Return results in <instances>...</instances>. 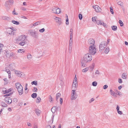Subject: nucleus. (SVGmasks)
Masks as SVG:
<instances>
[{
	"label": "nucleus",
	"instance_id": "f257e3e1",
	"mask_svg": "<svg viewBox=\"0 0 128 128\" xmlns=\"http://www.w3.org/2000/svg\"><path fill=\"white\" fill-rule=\"evenodd\" d=\"M92 57L90 54H88L85 55L83 57V60H82L81 62L82 67H84L86 66V64L90 62L92 60Z\"/></svg>",
	"mask_w": 128,
	"mask_h": 128
},
{
	"label": "nucleus",
	"instance_id": "f03ea898",
	"mask_svg": "<svg viewBox=\"0 0 128 128\" xmlns=\"http://www.w3.org/2000/svg\"><path fill=\"white\" fill-rule=\"evenodd\" d=\"M88 43L90 46L89 48H96V46L94 45V40L92 38H90L88 40Z\"/></svg>",
	"mask_w": 128,
	"mask_h": 128
},
{
	"label": "nucleus",
	"instance_id": "7ed1b4c3",
	"mask_svg": "<svg viewBox=\"0 0 128 128\" xmlns=\"http://www.w3.org/2000/svg\"><path fill=\"white\" fill-rule=\"evenodd\" d=\"M28 33H30V35L33 37L35 38H37L38 37V34L35 31H33L32 30H30L28 31Z\"/></svg>",
	"mask_w": 128,
	"mask_h": 128
},
{
	"label": "nucleus",
	"instance_id": "20e7f679",
	"mask_svg": "<svg viewBox=\"0 0 128 128\" xmlns=\"http://www.w3.org/2000/svg\"><path fill=\"white\" fill-rule=\"evenodd\" d=\"M13 3V0H8L6 2L5 6L8 8H10L12 6Z\"/></svg>",
	"mask_w": 128,
	"mask_h": 128
},
{
	"label": "nucleus",
	"instance_id": "39448f33",
	"mask_svg": "<svg viewBox=\"0 0 128 128\" xmlns=\"http://www.w3.org/2000/svg\"><path fill=\"white\" fill-rule=\"evenodd\" d=\"M26 39V37L22 35L16 38L17 42H22L24 41Z\"/></svg>",
	"mask_w": 128,
	"mask_h": 128
},
{
	"label": "nucleus",
	"instance_id": "423d86ee",
	"mask_svg": "<svg viewBox=\"0 0 128 128\" xmlns=\"http://www.w3.org/2000/svg\"><path fill=\"white\" fill-rule=\"evenodd\" d=\"M14 72L17 76L19 77H23L24 74L23 72H21L20 71L16 70H14Z\"/></svg>",
	"mask_w": 128,
	"mask_h": 128
},
{
	"label": "nucleus",
	"instance_id": "0eeeda50",
	"mask_svg": "<svg viewBox=\"0 0 128 128\" xmlns=\"http://www.w3.org/2000/svg\"><path fill=\"white\" fill-rule=\"evenodd\" d=\"M76 90H72L71 94L72 98L71 100H75L76 99L78 96L75 92Z\"/></svg>",
	"mask_w": 128,
	"mask_h": 128
},
{
	"label": "nucleus",
	"instance_id": "6e6552de",
	"mask_svg": "<svg viewBox=\"0 0 128 128\" xmlns=\"http://www.w3.org/2000/svg\"><path fill=\"white\" fill-rule=\"evenodd\" d=\"M5 102L8 104H10L12 102V98L10 97H6L4 99Z\"/></svg>",
	"mask_w": 128,
	"mask_h": 128
},
{
	"label": "nucleus",
	"instance_id": "1a4fd4ad",
	"mask_svg": "<svg viewBox=\"0 0 128 128\" xmlns=\"http://www.w3.org/2000/svg\"><path fill=\"white\" fill-rule=\"evenodd\" d=\"M107 45V43L106 42H102L100 44L99 47V48H106Z\"/></svg>",
	"mask_w": 128,
	"mask_h": 128
},
{
	"label": "nucleus",
	"instance_id": "9d476101",
	"mask_svg": "<svg viewBox=\"0 0 128 128\" xmlns=\"http://www.w3.org/2000/svg\"><path fill=\"white\" fill-rule=\"evenodd\" d=\"M89 52L90 54L92 55H94L96 52V48H89Z\"/></svg>",
	"mask_w": 128,
	"mask_h": 128
},
{
	"label": "nucleus",
	"instance_id": "9b49d317",
	"mask_svg": "<svg viewBox=\"0 0 128 128\" xmlns=\"http://www.w3.org/2000/svg\"><path fill=\"white\" fill-rule=\"evenodd\" d=\"M97 24L101 25H102L104 26H106V24L104 22H101L100 20H96V22Z\"/></svg>",
	"mask_w": 128,
	"mask_h": 128
},
{
	"label": "nucleus",
	"instance_id": "f8f14e48",
	"mask_svg": "<svg viewBox=\"0 0 128 128\" xmlns=\"http://www.w3.org/2000/svg\"><path fill=\"white\" fill-rule=\"evenodd\" d=\"M92 7L95 9L96 12H100L101 10L100 8L98 5H95L94 6H93Z\"/></svg>",
	"mask_w": 128,
	"mask_h": 128
},
{
	"label": "nucleus",
	"instance_id": "ddd939ff",
	"mask_svg": "<svg viewBox=\"0 0 128 128\" xmlns=\"http://www.w3.org/2000/svg\"><path fill=\"white\" fill-rule=\"evenodd\" d=\"M20 87L18 89V92L19 94L20 95H21L23 94V87L22 86H20Z\"/></svg>",
	"mask_w": 128,
	"mask_h": 128
},
{
	"label": "nucleus",
	"instance_id": "4468645a",
	"mask_svg": "<svg viewBox=\"0 0 128 128\" xmlns=\"http://www.w3.org/2000/svg\"><path fill=\"white\" fill-rule=\"evenodd\" d=\"M0 19L7 20H9L10 19V17L4 16H0Z\"/></svg>",
	"mask_w": 128,
	"mask_h": 128
},
{
	"label": "nucleus",
	"instance_id": "2eb2a0df",
	"mask_svg": "<svg viewBox=\"0 0 128 128\" xmlns=\"http://www.w3.org/2000/svg\"><path fill=\"white\" fill-rule=\"evenodd\" d=\"M54 19L55 20L56 22L58 23L59 25H60L61 24V19L59 18L56 17Z\"/></svg>",
	"mask_w": 128,
	"mask_h": 128
},
{
	"label": "nucleus",
	"instance_id": "dca6fc26",
	"mask_svg": "<svg viewBox=\"0 0 128 128\" xmlns=\"http://www.w3.org/2000/svg\"><path fill=\"white\" fill-rule=\"evenodd\" d=\"M52 13L56 14V8L55 6L53 7L52 8Z\"/></svg>",
	"mask_w": 128,
	"mask_h": 128
},
{
	"label": "nucleus",
	"instance_id": "f3484780",
	"mask_svg": "<svg viewBox=\"0 0 128 128\" xmlns=\"http://www.w3.org/2000/svg\"><path fill=\"white\" fill-rule=\"evenodd\" d=\"M35 112L38 116H39L41 112V111L38 109H36L35 110Z\"/></svg>",
	"mask_w": 128,
	"mask_h": 128
},
{
	"label": "nucleus",
	"instance_id": "a211bd4d",
	"mask_svg": "<svg viewBox=\"0 0 128 128\" xmlns=\"http://www.w3.org/2000/svg\"><path fill=\"white\" fill-rule=\"evenodd\" d=\"M57 108L56 106H54L51 109V111L53 113L55 112L56 111V110Z\"/></svg>",
	"mask_w": 128,
	"mask_h": 128
},
{
	"label": "nucleus",
	"instance_id": "6ab92c4d",
	"mask_svg": "<svg viewBox=\"0 0 128 128\" xmlns=\"http://www.w3.org/2000/svg\"><path fill=\"white\" fill-rule=\"evenodd\" d=\"M12 22L14 24L19 25L20 24V23L14 20H12Z\"/></svg>",
	"mask_w": 128,
	"mask_h": 128
},
{
	"label": "nucleus",
	"instance_id": "aec40b11",
	"mask_svg": "<svg viewBox=\"0 0 128 128\" xmlns=\"http://www.w3.org/2000/svg\"><path fill=\"white\" fill-rule=\"evenodd\" d=\"M122 78L124 79H126L127 78V76L126 73H123L122 75Z\"/></svg>",
	"mask_w": 128,
	"mask_h": 128
},
{
	"label": "nucleus",
	"instance_id": "412c9836",
	"mask_svg": "<svg viewBox=\"0 0 128 128\" xmlns=\"http://www.w3.org/2000/svg\"><path fill=\"white\" fill-rule=\"evenodd\" d=\"M61 10L60 8H56V14H58L60 13V12H61Z\"/></svg>",
	"mask_w": 128,
	"mask_h": 128
},
{
	"label": "nucleus",
	"instance_id": "4be33fe9",
	"mask_svg": "<svg viewBox=\"0 0 128 128\" xmlns=\"http://www.w3.org/2000/svg\"><path fill=\"white\" fill-rule=\"evenodd\" d=\"M94 64H92L91 66L90 67V72L92 71L94 69Z\"/></svg>",
	"mask_w": 128,
	"mask_h": 128
},
{
	"label": "nucleus",
	"instance_id": "5701e85b",
	"mask_svg": "<svg viewBox=\"0 0 128 128\" xmlns=\"http://www.w3.org/2000/svg\"><path fill=\"white\" fill-rule=\"evenodd\" d=\"M61 96V94L60 93H58L57 94L56 96V100H57L58 98L60 97Z\"/></svg>",
	"mask_w": 128,
	"mask_h": 128
},
{
	"label": "nucleus",
	"instance_id": "b1692460",
	"mask_svg": "<svg viewBox=\"0 0 128 128\" xmlns=\"http://www.w3.org/2000/svg\"><path fill=\"white\" fill-rule=\"evenodd\" d=\"M41 22H40L38 21L36 22L34 24H33V26H37L38 25L40 24Z\"/></svg>",
	"mask_w": 128,
	"mask_h": 128
},
{
	"label": "nucleus",
	"instance_id": "393cba45",
	"mask_svg": "<svg viewBox=\"0 0 128 128\" xmlns=\"http://www.w3.org/2000/svg\"><path fill=\"white\" fill-rule=\"evenodd\" d=\"M37 96V94L36 93H33L31 95V96L32 98H36Z\"/></svg>",
	"mask_w": 128,
	"mask_h": 128
},
{
	"label": "nucleus",
	"instance_id": "a878e982",
	"mask_svg": "<svg viewBox=\"0 0 128 128\" xmlns=\"http://www.w3.org/2000/svg\"><path fill=\"white\" fill-rule=\"evenodd\" d=\"M112 29L114 31L116 30L117 29V27L116 26H112Z\"/></svg>",
	"mask_w": 128,
	"mask_h": 128
},
{
	"label": "nucleus",
	"instance_id": "bb28decb",
	"mask_svg": "<svg viewBox=\"0 0 128 128\" xmlns=\"http://www.w3.org/2000/svg\"><path fill=\"white\" fill-rule=\"evenodd\" d=\"M32 85L34 84L36 85H37V82L36 81H34L31 82Z\"/></svg>",
	"mask_w": 128,
	"mask_h": 128
},
{
	"label": "nucleus",
	"instance_id": "cd10ccee",
	"mask_svg": "<svg viewBox=\"0 0 128 128\" xmlns=\"http://www.w3.org/2000/svg\"><path fill=\"white\" fill-rule=\"evenodd\" d=\"M88 70V68H86L82 70V72H86Z\"/></svg>",
	"mask_w": 128,
	"mask_h": 128
},
{
	"label": "nucleus",
	"instance_id": "c85d7f7f",
	"mask_svg": "<svg viewBox=\"0 0 128 128\" xmlns=\"http://www.w3.org/2000/svg\"><path fill=\"white\" fill-rule=\"evenodd\" d=\"M92 84L93 86H97V83L96 81H94L92 82Z\"/></svg>",
	"mask_w": 128,
	"mask_h": 128
},
{
	"label": "nucleus",
	"instance_id": "c756f323",
	"mask_svg": "<svg viewBox=\"0 0 128 128\" xmlns=\"http://www.w3.org/2000/svg\"><path fill=\"white\" fill-rule=\"evenodd\" d=\"M15 86L16 88L18 87V86H22L20 84L19 82L16 83L15 84Z\"/></svg>",
	"mask_w": 128,
	"mask_h": 128
},
{
	"label": "nucleus",
	"instance_id": "7c9ffc66",
	"mask_svg": "<svg viewBox=\"0 0 128 128\" xmlns=\"http://www.w3.org/2000/svg\"><path fill=\"white\" fill-rule=\"evenodd\" d=\"M12 89L11 88H10L8 90H5V93H7L11 92Z\"/></svg>",
	"mask_w": 128,
	"mask_h": 128
},
{
	"label": "nucleus",
	"instance_id": "2f4dec72",
	"mask_svg": "<svg viewBox=\"0 0 128 128\" xmlns=\"http://www.w3.org/2000/svg\"><path fill=\"white\" fill-rule=\"evenodd\" d=\"M32 56L30 54H29L27 56V57L28 59L30 60L32 58Z\"/></svg>",
	"mask_w": 128,
	"mask_h": 128
},
{
	"label": "nucleus",
	"instance_id": "473e14b6",
	"mask_svg": "<svg viewBox=\"0 0 128 128\" xmlns=\"http://www.w3.org/2000/svg\"><path fill=\"white\" fill-rule=\"evenodd\" d=\"M117 4L118 5H120L121 6H122L123 5V3L121 1L118 2Z\"/></svg>",
	"mask_w": 128,
	"mask_h": 128
},
{
	"label": "nucleus",
	"instance_id": "72a5a7b5",
	"mask_svg": "<svg viewBox=\"0 0 128 128\" xmlns=\"http://www.w3.org/2000/svg\"><path fill=\"white\" fill-rule=\"evenodd\" d=\"M110 91L111 93L110 94L112 96H114L115 94V93L112 90H110Z\"/></svg>",
	"mask_w": 128,
	"mask_h": 128
},
{
	"label": "nucleus",
	"instance_id": "f704fd0d",
	"mask_svg": "<svg viewBox=\"0 0 128 128\" xmlns=\"http://www.w3.org/2000/svg\"><path fill=\"white\" fill-rule=\"evenodd\" d=\"M25 44L24 41L21 42L19 44V45L21 46H23Z\"/></svg>",
	"mask_w": 128,
	"mask_h": 128
},
{
	"label": "nucleus",
	"instance_id": "c9c22d12",
	"mask_svg": "<svg viewBox=\"0 0 128 128\" xmlns=\"http://www.w3.org/2000/svg\"><path fill=\"white\" fill-rule=\"evenodd\" d=\"M76 84H77V83H76V82H75V83H74H74L72 84V88H73L74 87L75 88H76V86H77V85H76Z\"/></svg>",
	"mask_w": 128,
	"mask_h": 128
},
{
	"label": "nucleus",
	"instance_id": "e433bc0d",
	"mask_svg": "<svg viewBox=\"0 0 128 128\" xmlns=\"http://www.w3.org/2000/svg\"><path fill=\"white\" fill-rule=\"evenodd\" d=\"M119 22L120 24V26H122L124 25V24L123 22H122V21L121 20H120L119 21Z\"/></svg>",
	"mask_w": 128,
	"mask_h": 128
},
{
	"label": "nucleus",
	"instance_id": "4c0bfd02",
	"mask_svg": "<svg viewBox=\"0 0 128 128\" xmlns=\"http://www.w3.org/2000/svg\"><path fill=\"white\" fill-rule=\"evenodd\" d=\"M18 52L20 53H22L24 52V50L22 49H20L18 50Z\"/></svg>",
	"mask_w": 128,
	"mask_h": 128
},
{
	"label": "nucleus",
	"instance_id": "58836bf2",
	"mask_svg": "<svg viewBox=\"0 0 128 128\" xmlns=\"http://www.w3.org/2000/svg\"><path fill=\"white\" fill-rule=\"evenodd\" d=\"M45 29L44 28H42V29H40L39 30V31L40 32L42 33L45 31Z\"/></svg>",
	"mask_w": 128,
	"mask_h": 128
},
{
	"label": "nucleus",
	"instance_id": "ea45409f",
	"mask_svg": "<svg viewBox=\"0 0 128 128\" xmlns=\"http://www.w3.org/2000/svg\"><path fill=\"white\" fill-rule=\"evenodd\" d=\"M78 17L80 20H82V14H79L78 15Z\"/></svg>",
	"mask_w": 128,
	"mask_h": 128
},
{
	"label": "nucleus",
	"instance_id": "a19ab883",
	"mask_svg": "<svg viewBox=\"0 0 128 128\" xmlns=\"http://www.w3.org/2000/svg\"><path fill=\"white\" fill-rule=\"evenodd\" d=\"M96 17H94L92 18V21L94 22H96Z\"/></svg>",
	"mask_w": 128,
	"mask_h": 128
},
{
	"label": "nucleus",
	"instance_id": "79ce46f5",
	"mask_svg": "<svg viewBox=\"0 0 128 128\" xmlns=\"http://www.w3.org/2000/svg\"><path fill=\"white\" fill-rule=\"evenodd\" d=\"M37 100H38V101H36V102L37 103H39L40 101L41 100V98L40 97H38L37 98Z\"/></svg>",
	"mask_w": 128,
	"mask_h": 128
},
{
	"label": "nucleus",
	"instance_id": "37998d69",
	"mask_svg": "<svg viewBox=\"0 0 128 128\" xmlns=\"http://www.w3.org/2000/svg\"><path fill=\"white\" fill-rule=\"evenodd\" d=\"M109 51V48H106L105 50V52L106 54H108Z\"/></svg>",
	"mask_w": 128,
	"mask_h": 128
},
{
	"label": "nucleus",
	"instance_id": "c03bdc74",
	"mask_svg": "<svg viewBox=\"0 0 128 128\" xmlns=\"http://www.w3.org/2000/svg\"><path fill=\"white\" fill-rule=\"evenodd\" d=\"M12 94V93L11 92V93H10L9 94H5L4 95V97H6V96H10V95H11Z\"/></svg>",
	"mask_w": 128,
	"mask_h": 128
},
{
	"label": "nucleus",
	"instance_id": "a18cd8bd",
	"mask_svg": "<svg viewBox=\"0 0 128 128\" xmlns=\"http://www.w3.org/2000/svg\"><path fill=\"white\" fill-rule=\"evenodd\" d=\"M49 98H50V100H49L51 102H52V96L50 95L49 96Z\"/></svg>",
	"mask_w": 128,
	"mask_h": 128
},
{
	"label": "nucleus",
	"instance_id": "49530a36",
	"mask_svg": "<svg viewBox=\"0 0 128 128\" xmlns=\"http://www.w3.org/2000/svg\"><path fill=\"white\" fill-rule=\"evenodd\" d=\"M76 80L77 78L76 77V75L74 80V81L73 82V84L74 83V82H76V83L77 82L76 81Z\"/></svg>",
	"mask_w": 128,
	"mask_h": 128
},
{
	"label": "nucleus",
	"instance_id": "de8ad7c7",
	"mask_svg": "<svg viewBox=\"0 0 128 128\" xmlns=\"http://www.w3.org/2000/svg\"><path fill=\"white\" fill-rule=\"evenodd\" d=\"M33 90L34 91V92H36L37 91V89L36 87H34V89H33Z\"/></svg>",
	"mask_w": 128,
	"mask_h": 128
},
{
	"label": "nucleus",
	"instance_id": "09e8293b",
	"mask_svg": "<svg viewBox=\"0 0 128 128\" xmlns=\"http://www.w3.org/2000/svg\"><path fill=\"white\" fill-rule=\"evenodd\" d=\"M13 56V53L12 52H10V54H8V56Z\"/></svg>",
	"mask_w": 128,
	"mask_h": 128
},
{
	"label": "nucleus",
	"instance_id": "8fccbe9b",
	"mask_svg": "<svg viewBox=\"0 0 128 128\" xmlns=\"http://www.w3.org/2000/svg\"><path fill=\"white\" fill-rule=\"evenodd\" d=\"M2 106L4 107H6L7 106V105L5 104L4 103H3L2 104Z\"/></svg>",
	"mask_w": 128,
	"mask_h": 128
},
{
	"label": "nucleus",
	"instance_id": "3c124183",
	"mask_svg": "<svg viewBox=\"0 0 128 128\" xmlns=\"http://www.w3.org/2000/svg\"><path fill=\"white\" fill-rule=\"evenodd\" d=\"M5 71L7 72L8 74H10V72L8 69H6L5 70Z\"/></svg>",
	"mask_w": 128,
	"mask_h": 128
},
{
	"label": "nucleus",
	"instance_id": "603ef678",
	"mask_svg": "<svg viewBox=\"0 0 128 128\" xmlns=\"http://www.w3.org/2000/svg\"><path fill=\"white\" fill-rule=\"evenodd\" d=\"M4 53L6 55L7 54L8 55L10 54V52L6 50H5V52Z\"/></svg>",
	"mask_w": 128,
	"mask_h": 128
},
{
	"label": "nucleus",
	"instance_id": "864d4df0",
	"mask_svg": "<svg viewBox=\"0 0 128 128\" xmlns=\"http://www.w3.org/2000/svg\"><path fill=\"white\" fill-rule=\"evenodd\" d=\"M110 8L111 12L112 14H114V12L112 8L110 7Z\"/></svg>",
	"mask_w": 128,
	"mask_h": 128
},
{
	"label": "nucleus",
	"instance_id": "5fc2aeb1",
	"mask_svg": "<svg viewBox=\"0 0 128 128\" xmlns=\"http://www.w3.org/2000/svg\"><path fill=\"white\" fill-rule=\"evenodd\" d=\"M95 74H96L99 75L100 74V72L98 70H96L95 72Z\"/></svg>",
	"mask_w": 128,
	"mask_h": 128
},
{
	"label": "nucleus",
	"instance_id": "6e6d98bb",
	"mask_svg": "<svg viewBox=\"0 0 128 128\" xmlns=\"http://www.w3.org/2000/svg\"><path fill=\"white\" fill-rule=\"evenodd\" d=\"M108 87V86L106 85H104L103 86V88L104 89H106Z\"/></svg>",
	"mask_w": 128,
	"mask_h": 128
},
{
	"label": "nucleus",
	"instance_id": "4d7b16f0",
	"mask_svg": "<svg viewBox=\"0 0 128 128\" xmlns=\"http://www.w3.org/2000/svg\"><path fill=\"white\" fill-rule=\"evenodd\" d=\"M11 32L9 33L11 35H13L14 34V32L12 30H11Z\"/></svg>",
	"mask_w": 128,
	"mask_h": 128
},
{
	"label": "nucleus",
	"instance_id": "13d9d810",
	"mask_svg": "<svg viewBox=\"0 0 128 128\" xmlns=\"http://www.w3.org/2000/svg\"><path fill=\"white\" fill-rule=\"evenodd\" d=\"M60 104H62V98H60Z\"/></svg>",
	"mask_w": 128,
	"mask_h": 128
},
{
	"label": "nucleus",
	"instance_id": "bf43d9fd",
	"mask_svg": "<svg viewBox=\"0 0 128 128\" xmlns=\"http://www.w3.org/2000/svg\"><path fill=\"white\" fill-rule=\"evenodd\" d=\"M94 100V98H92L90 100H89V102L90 103L92 102Z\"/></svg>",
	"mask_w": 128,
	"mask_h": 128
},
{
	"label": "nucleus",
	"instance_id": "052dcab7",
	"mask_svg": "<svg viewBox=\"0 0 128 128\" xmlns=\"http://www.w3.org/2000/svg\"><path fill=\"white\" fill-rule=\"evenodd\" d=\"M117 112L118 113L120 114H122V112L121 111H120L119 110L117 111Z\"/></svg>",
	"mask_w": 128,
	"mask_h": 128
},
{
	"label": "nucleus",
	"instance_id": "680f3d73",
	"mask_svg": "<svg viewBox=\"0 0 128 128\" xmlns=\"http://www.w3.org/2000/svg\"><path fill=\"white\" fill-rule=\"evenodd\" d=\"M97 75H96V76L94 74V73L92 74V78H96V77H97Z\"/></svg>",
	"mask_w": 128,
	"mask_h": 128
},
{
	"label": "nucleus",
	"instance_id": "e2e57ef3",
	"mask_svg": "<svg viewBox=\"0 0 128 128\" xmlns=\"http://www.w3.org/2000/svg\"><path fill=\"white\" fill-rule=\"evenodd\" d=\"M13 102H17L18 100L16 98H15L13 100Z\"/></svg>",
	"mask_w": 128,
	"mask_h": 128
},
{
	"label": "nucleus",
	"instance_id": "0e129e2a",
	"mask_svg": "<svg viewBox=\"0 0 128 128\" xmlns=\"http://www.w3.org/2000/svg\"><path fill=\"white\" fill-rule=\"evenodd\" d=\"M70 39L69 41V43H72V38H70Z\"/></svg>",
	"mask_w": 128,
	"mask_h": 128
},
{
	"label": "nucleus",
	"instance_id": "69168bd1",
	"mask_svg": "<svg viewBox=\"0 0 128 128\" xmlns=\"http://www.w3.org/2000/svg\"><path fill=\"white\" fill-rule=\"evenodd\" d=\"M118 82L119 83H121L122 82V80L120 78H119L118 80Z\"/></svg>",
	"mask_w": 128,
	"mask_h": 128
},
{
	"label": "nucleus",
	"instance_id": "338daca9",
	"mask_svg": "<svg viewBox=\"0 0 128 128\" xmlns=\"http://www.w3.org/2000/svg\"><path fill=\"white\" fill-rule=\"evenodd\" d=\"M22 104L23 102H21L18 104V105L20 106H22Z\"/></svg>",
	"mask_w": 128,
	"mask_h": 128
},
{
	"label": "nucleus",
	"instance_id": "774afa93",
	"mask_svg": "<svg viewBox=\"0 0 128 128\" xmlns=\"http://www.w3.org/2000/svg\"><path fill=\"white\" fill-rule=\"evenodd\" d=\"M46 128H51V126L50 125H48L46 126Z\"/></svg>",
	"mask_w": 128,
	"mask_h": 128
}]
</instances>
